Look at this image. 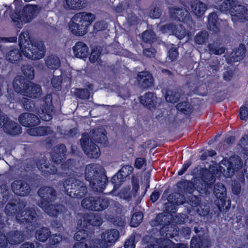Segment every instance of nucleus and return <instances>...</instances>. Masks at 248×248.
Returning a JSON list of instances; mask_svg holds the SVG:
<instances>
[{"mask_svg": "<svg viewBox=\"0 0 248 248\" xmlns=\"http://www.w3.org/2000/svg\"><path fill=\"white\" fill-rule=\"evenodd\" d=\"M21 52L28 59L32 60L40 59L45 56V46L39 41L30 39L29 33L27 31H23L18 38Z\"/></svg>", "mask_w": 248, "mask_h": 248, "instance_id": "nucleus-1", "label": "nucleus"}, {"mask_svg": "<svg viewBox=\"0 0 248 248\" xmlns=\"http://www.w3.org/2000/svg\"><path fill=\"white\" fill-rule=\"evenodd\" d=\"M26 203L21 202L16 204L8 203L5 207V213L8 216H15L17 222L20 224L32 223L36 219V213L32 208L26 207Z\"/></svg>", "mask_w": 248, "mask_h": 248, "instance_id": "nucleus-2", "label": "nucleus"}, {"mask_svg": "<svg viewBox=\"0 0 248 248\" xmlns=\"http://www.w3.org/2000/svg\"><path fill=\"white\" fill-rule=\"evenodd\" d=\"M85 178L89 182L90 186L94 191L103 192L107 178L100 166L95 164L87 165L85 169Z\"/></svg>", "mask_w": 248, "mask_h": 248, "instance_id": "nucleus-3", "label": "nucleus"}, {"mask_svg": "<svg viewBox=\"0 0 248 248\" xmlns=\"http://www.w3.org/2000/svg\"><path fill=\"white\" fill-rule=\"evenodd\" d=\"M95 19L94 14L85 12L75 14L69 23V29L73 34L83 36L87 32L88 27Z\"/></svg>", "mask_w": 248, "mask_h": 248, "instance_id": "nucleus-4", "label": "nucleus"}, {"mask_svg": "<svg viewBox=\"0 0 248 248\" xmlns=\"http://www.w3.org/2000/svg\"><path fill=\"white\" fill-rule=\"evenodd\" d=\"M243 166L241 159L234 155L229 159H223L219 163L217 170L225 177H230L235 173L243 176Z\"/></svg>", "mask_w": 248, "mask_h": 248, "instance_id": "nucleus-5", "label": "nucleus"}, {"mask_svg": "<svg viewBox=\"0 0 248 248\" xmlns=\"http://www.w3.org/2000/svg\"><path fill=\"white\" fill-rule=\"evenodd\" d=\"M65 193L72 198L81 199L87 193V187L75 177H70L63 183Z\"/></svg>", "mask_w": 248, "mask_h": 248, "instance_id": "nucleus-6", "label": "nucleus"}, {"mask_svg": "<svg viewBox=\"0 0 248 248\" xmlns=\"http://www.w3.org/2000/svg\"><path fill=\"white\" fill-rule=\"evenodd\" d=\"M172 215H166L163 213L159 214L155 218V221L157 225H162L161 228L160 233L161 235L168 238H171L178 234L177 227L171 224Z\"/></svg>", "mask_w": 248, "mask_h": 248, "instance_id": "nucleus-7", "label": "nucleus"}, {"mask_svg": "<svg viewBox=\"0 0 248 248\" xmlns=\"http://www.w3.org/2000/svg\"><path fill=\"white\" fill-rule=\"evenodd\" d=\"M119 236V232L115 229L108 230L101 234V239H93L91 248H108L115 243Z\"/></svg>", "mask_w": 248, "mask_h": 248, "instance_id": "nucleus-8", "label": "nucleus"}, {"mask_svg": "<svg viewBox=\"0 0 248 248\" xmlns=\"http://www.w3.org/2000/svg\"><path fill=\"white\" fill-rule=\"evenodd\" d=\"M214 194L217 198L216 204L220 212H227L231 206V201L226 204V189L221 183H217L214 186Z\"/></svg>", "mask_w": 248, "mask_h": 248, "instance_id": "nucleus-9", "label": "nucleus"}, {"mask_svg": "<svg viewBox=\"0 0 248 248\" xmlns=\"http://www.w3.org/2000/svg\"><path fill=\"white\" fill-rule=\"evenodd\" d=\"M80 144L83 150L89 157L96 158L99 156V148L92 142L88 134L84 133L82 135L80 139Z\"/></svg>", "mask_w": 248, "mask_h": 248, "instance_id": "nucleus-10", "label": "nucleus"}, {"mask_svg": "<svg viewBox=\"0 0 248 248\" xmlns=\"http://www.w3.org/2000/svg\"><path fill=\"white\" fill-rule=\"evenodd\" d=\"M170 16L174 19L188 23L192 21L189 12L185 8L169 7L168 8Z\"/></svg>", "mask_w": 248, "mask_h": 248, "instance_id": "nucleus-11", "label": "nucleus"}, {"mask_svg": "<svg viewBox=\"0 0 248 248\" xmlns=\"http://www.w3.org/2000/svg\"><path fill=\"white\" fill-rule=\"evenodd\" d=\"M42 105V108H41L38 110L40 117L44 121H49L52 119L53 111L52 96L50 94H47L45 97Z\"/></svg>", "mask_w": 248, "mask_h": 248, "instance_id": "nucleus-12", "label": "nucleus"}, {"mask_svg": "<svg viewBox=\"0 0 248 248\" xmlns=\"http://www.w3.org/2000/svg\"><path fill=\"white\" fill-rule=\"evenodd\" d=\"M38 205L50 216L57 217L66 211L65 207L61 204H50L44 202H39Z\"/></svg>", "mask_w": 248, "mask_h": 248, "instance_id": "nucleus-13", "label": "nucleus"}, {"mask_svg": "<svg viewBox=\"0 0 248 248\" xmlns=\"http://www.w3.org/2000/svg\"><path fill=\"white\" fill-rule=\"evenodd\" d=\"M101 217L93 213L86 214L80 220H78V225L81 228H87L88 224L93 226H99L102 224Z\"/></svg>", "mask_w": 248, "mask_h": 248, "instance_id": "nucleus-14", "label": "nucleus"}, {"mask_svg": "<svg viewBox=\"0 0 248 248\" xmlns=\"http://www.w3.org/2000/svg\"><path fill=\"white\" fill-rule=\"evenodd\" d=\"M41 7L36 5L28 4L23 8L22 12V22L27 23L31 22L39 14Z\"/></svg>", "mask_w": 248, "mask_h": 248, "instance_id": "nucleus-15", "label": "nucleus"}, {"mask_svg": "<svg viewBox=\"0 0 248 248\" xmlns=\"http://www.w3.org/2000/svg\"><path fill=\"white\" fill-rule=\"evenodd\" d=\"M168 201L169 203L166 204V207L168 209L166 210L170 214H172L176 212L175 205L183 204L186 201V198L183 195L175 193L170 194L168 197Z\"/></svg>", "mask_w": 248, "mask_h": 248, "instance_id": "nucleus-16", "label": "nucleus"}, {"mask_svg": "<svg viewBox=\"0 0 248 248\" xmlns=\"http://www.w3.org/2000/svg\"><path fill=\"white\" fill-rule=\"evenodd\" d=\"M2 119L0 127L3 128L5 133L12 135H16L21 133V127L16 123L9 120L7 117H4Z\"/></svg>", "mask_w": 248, "mask_h": 248, "instance_id": "nucleus-17", "label": "nucleus"}, {"mask_svg": "<svg viewBox=\"0 0 248 248\" xmlns=\"http://www.w3.org/2000/svg\"><path fill=\"white\" fill-rule=\"evenodd\" d=\"M0 238V246L5 247L7 245V241L11 244H16L21 243L23 241L22 234L18 231H12L9 233L7 237L5 236H1Z\"/></svg>", "mask_w": 248, "mask_h": 248, "instance_id": "nucleus-18", "label": "nucleus"}, {"mask_svg": "<svg viewBox=\"0 0 248 248\" xmlns=\"http://www.w3.org/2000/svg\"><path fill=\"white\" fill-rule=\"evenodd\" d=\"M12 191L16 195L26 196L31 192L30 186L24 181L15 180L11 184Z\"/></svg>", "mask_w": 248, "mask_h": 248, "instance_id": "nucleus-19", "label": "nucleus"}, {"mask_svg": "<svg viewBox=\"0 0 248 248\" xmlns=\"http://www.w3.org/2000/svg\"><path fill=\"white\" fill-rule=\"evenodd\" d=\"M39 197L42 199L40 202L49 203L53 202L56 198V191L51 186H43L39 188L38 191Z\"/></svg>", "mask_w": 248, "mask_h": 248, "instance_id": "nucleus-20", "label": "nucleus"}, {"mask_svg": "<svg viewBox=\"0 0 248 248\" xmlns=\"http://www.w3.org/2000/svg\"><path fill=\"white\" fill-rule=\"evenodd\" d=\"M18 121L21 124L25 127L35 126L40 123V119L36 115L28 112L19 115Z\"/></svg>", "mask_w": 248, "mask_h": 248, "instance_id": "nucleus-21", "label": "nucleus"}, {"mask_svg": "<svg viewBox=\"0 0 248 248\" xmlns=\"http://www.w3.org/2000/svg\"><path fill=\"white\" fill-rule=\"evenodd\" d=\"M232 20L233 22L248 21V9L244 6L238 4L234 14L232 16Z\"/></svg>", "mask_w": 248, "mask_h": 248, "instance_id": "nucleus-22", "label": "nucleus"}, {"mask_svg": "<svg viewBox=\"0 0 248 248\" xmlns=\"http://www.w3.org/2000/svg\"><path fill=\"white\" fill-rule=\"evenodd\" d=\"M192 13L197 18L202 17L207 9V5L199 0H194L190 3Z\"/></svg>", "mask_w": 248, "mask_h": 248, "instance_id": "nucleus-23", "label": "nucleus"}, {"mask_svg": "<svg viewBox=\"0 0 248 248\" xmlns=\"http://www.w3.org/2000/svg\"><path fill=\"white\" fill-rule=\"evenodd\" d=\"M25 90L24 95L30 97H37L42 93V88L39 85L29 81L26 83Z\"/></svg>", "mask_w": 248, "mask_h": 248, "instance_id": "nucleus-24", "label": "nucleus"}, {"mask_svg": "<svg viewBox=\"0 0 248 248\" xmlns=\"http://www.w3.org/2000/svg\"><path fill=\"white\" fill-rule=\"evenodd\" d=\"M137 80L139 85L142 88H148L153 85L154 79L149 72L143 71L138 74Z\"/></svg>", "mask_w": 248, "mask_h": 248, "instance_id": "nucleus-25", "label": "nucleus"}, {"mask_svg": "<svg viewBox=\"0 0 248 248\" xmlns=\"http://www.w3.org/2000/svg\"><path fill=\"white\" fill-rule=\"evenodd\" d=\"M133 170V168L129 165L124 166L120 170V174H117L112 177L111 181L114 185V187H118L122 182V177H126L130 175Z\"/></svg>", "mask_w": 248, "mask_h": 248, "instance_id": "nucleus-26", "label": "nucleus"}, {"mask_svg": "<svg viewBox=\"0 0 248 248\" xmlns=\"http://www.w3.org/2000/svg\"><path fill=\"white\" fill-rule=\"evenodd\" d=\"M140 102L149 108H154L157 104L156 94L152 92H148L140 98Z\"/></svg>", "mask_w": 248, "mask_h": 248, "instance_id": "nucleus-27", "label": "nucleus"}, {"mask_svg": "<svg viewBox=\"0 0 248 248\" xmlns=\"http://www.w3.org/2000/svg\"><path fill=\"white\" fill-rule=\"evenodd\" d=\"M209 245V240L205 235H197L192 238L190 248H208Z\"/></svg>", "mask_w": 248, "mask_h": 248, "instance_id": "nucleus-28", "label": "nucleus"}, {"mask_svg": "<svg viewBox=\"0 0 248 248\" xmlns=\"http://www.w3.org/2000/svg\"><path fill=\"white\" fill-rule=\"evenodd\" d=\"M221 21V20L217 18V16L216 13H211L208 16V29L215 33L219 32L220 26V24Z\"/></svg>", "mask_w": 248, "mask_h": 248, "instance_id": "nucleus-29", "label": "nucleus"}, {"mask_svg": "<svg viewBox=\"0 0 248 248\" xmlns=\"http://www.w3.org/2000/svg\"><path fill=\"white\" fill-rule=\"evenodd\" d=\"M74 55L77 58H83L88 55L89 48L83 42H78L73 47Z\"/></svg>", "mask_w": 248, "mask_h": 248, "instance_id": "nucleus-30", "label": "nucleus"}, {"mask_svg": "<svg viewBox=\"0 0 248 248\" xmlns=\"http://www.w3.org/2000/svg\"><path fill=\"white\" fill-rule=\"evenodd\" d=\"M37 166L38 169L41 171L44 175H48L49 174H54L57 170L54 166H49L46 162V159L44 158L40 159L37 163Z\"/></svg>", "mask_w": 248, "mask_h": 248, "instance_id": "nucleus-31", "label": "nucleus"}, {"mask_svg": "<svg viewBox=\"0 0 248 248\" xmlns=\"http://www.w3.org/2000/svg\"><path fill=\"white\" fill-rule=\"evenodd\" d=\"M87 5L84 0H63V6L67 10H80L86 7Z\"/></svg>", "mask_w": 248, "mask_h": 248, "instance_id": "nucleus-32", "label": "nucleus"}, {"mask_svg": "<svg viewBox=\"0 0 248 248\" xmlns=\"http://www.w3.org/2000/svg\"><path fill=\"white\" fill-rule=\"evenodd\" d=\"M66 152V147L65 145L61 144L55 147L51 153L52 160L56 163H60L62 160L64 158L65 153Z\"/></svg>", "mask_w": 248, "mask_h": 248, "instance_id": "nucleus-33", "label": "nucleus"}, {"mask_svg": "<svg viewBox=\"0 0 248 248\" xmlns=\"http://www.w3.org/2000/svg\"><path fill=\"white\" fill-rule=\"evenodd\" d=\"M238 4V3L236 0H227L223 1L219 7V10L222 12L227 13L228 12L232 16Z\"/></svg>", "mask_w": 248, "mask_h": 248, "instance_id": "nucleus-34", "label": "nucleus"}, {"mask_svg": "<svg viewBox=\"0 0 248 248\" xmlns=\"http://www.w3.org/2000/svg\"><path fill=\"white\" fill-rule=\"evenodd\" d=\"M202 181L203 183L201 185V186L197 184L196 185L199 190L205 191L208 188V185H211L215 181V177L209 171H205L202 175Z\"/></svg>", "mask_w": 248, "mask_h": 248, "instance_id": "nucleus-35", "label": "nucleus"}, {"mask_svg": "<svg viewBox=\"0 0 248 248\" xmlns=\"http://www.w3.org/2000/svg\"><path fill=\"white\" fill-rule=\"evenodd\" d=\"M245 46L243 44L239 45L238 47L235 48L230 55V59L232 62H238L242 60L245 55Z\"/></svg>", "mask_w": 248, "mask_h": 248, "instance_id": "nucleus-36", "label": "nucleus"}, {"mask_svg": "<svg viewBox=\"0 0 248 248\" xmlns=\"http://www.w3.org/2000/svg\"><path fill=\"white\" fill-rule=\"evenodd\" d=\"M28 81H26L25 78L21 76H17L14 79L13 86L14 90L23 95L25 91L26 84Z\"/></svg>", "mask_w": 248, "mask_h": 248, "instance_id": "nucleus-37", "label": "nucleus"}, {"mask_svg": "<svg viewBox=\"0 0 248 248\" xmlns=\"http://www.w3.org/2000/svg\"><path fill=\"white\" fill-rule=\"evenodd\" d=\"M92 139L96 142L105 143L107 140L106 131L102 128L93 130L92 132Z\"/></svg>", "mask_w": 248, "mask_h": 248, "instance_id": "nucleus-38", "label": "nucleus"}, {"mask_svg": "<svg viewBox=\"0 0 248 248\" xmlns=\"http://www.w3.org/2000/svg\"><path fill=\"white\" fill-rule=\"evenodd\" d=\"M109 203V200L107 198L97 197L95 211H100L106 209L108 206Z\"/></svg>", "mask_w": 248, "mask_h": 248, "instance_id": "nucleus-39", "label": "nucleus"}, {"mask_svg": "<svg viewBox=\"0 0 248 248\" xmlns=\"http://www.w3.org/2000/svg\"><path fill=\"white\" fill-rule=\"evenodd\" d=\"M49 130L47 127H38L29 128L27 130V133L32 136H42L47 134Z\"/></svg>", "mask_w": 248, "mask_h": 248, "instance_id": "nucleus-40", "label": "nucleus"}, {"mask_svg": "<svg viewBox=\"0 0 248 248\" xmlns=\"http://www.w3.org/2000/svg\"><path fill=\"white\" fill-rule=\"evenodd\" d=\"M97 197H86L81 201V206L85 209L95 211Z\"/></svg>", "mask_w": 248, "mask_h": 248, "instance_id": "nucleus-41", "label": "nucleus"}, {"mask_svg": "<svg viewBox=\"0 0 248 248\" xmlns=\"http://www.w3.org/2000/svg\"><path fill=\"white\" fill-rule=\"evenodd\" d=\"M78 229H80L79 231L77 232L74 235V239L76 241H86L90 239L91 238V234L88 233V232L84 229L85 228H80L78 225Z\"/></svg>", "mask_w": 248, "mask_h": 248, "instance_id": "nucleus-42", "label": "nucleus"}, {"mask_svg": "<svg viewBox=\"0 0 248 248\" xmlns=\"http://www.w3.org/2000/svg\"><path fill=\"white\" fill-rule=\"evenodd\" d=\"M155 248H174L175 245L169 238L158 239L156 241V244L152 245Z\"/></svg>", "mask_w": 248, "mask_h": 248, "instance_id": "nucleus-43", "label": "nucleus"}, {"mask_svg": "<svg viewBox=\"0 0 248 248\" xmlns=\"http://www.w3.org/2000/svg\"><path fill=\"white\" fill-rule=\"evenodd\" d=\"M46 65L49 69H56L60 65V61L56 56H51L45 60Z\"/></svg>", "mask_w": 248, "mask_h": 248, "instance_id": "nucleus-44", "label": "nucleus"}, {"mask_svg": "<svg viewBox=\"0 0 248 248\" xmlns=\"http://www.w3.org/2000/svg\"><path fill=\"white\" fill-rule=\"evenodd\" d=\"M51 234L49 229L46 228H42L36 231L35 234L36 238L41 242H45Z\"/></svg>", "mask_w": 248, "mask_h": 248, "instance_id": "nucleus-45", "label": "nucleus"}, {"mask_svg": "<svg viewBox=\"0 0 248 248\" xmlns=\"http://www.w3.org/2000/svg\"><path fill=\"white\" fill-rule=\"evenodd\" d=\"M6 59L11 63H15L18 61L21 57V54L17 48H15L10 50L6 54Z\"/></svg>", "mask_w": 248, "mask_h": 248, "instance_id": "nucleus-46", "label": "nucleus"}, {"mask_svg": "<svg viewBox=\"0 0 248 248\" xmlns=\"http://www.w3.org/2000/svg\"><path fill=\"white\" fill-rule=\"evenodd\" d=\"M208 48L211 53L218 55L224 53L226 50L224 47L220 46L217 43L208 44Z\"/></svg>", "mask_w": 248, "mask_h": 248, "instance_id": "nucleus-47", "label": "nucleus"}, {"mask_svg": "<svg viewBox=\"0 0 248 248\" xmlns=\"http://www.w3.org/2000/svg\"><path fill=\"white\" fill-rule=\"evenodd\" d=\"M209 34L206 31H202L198 33L194 37L195 42L198 45L205 43L208 39Z\"/></svg>", "mask_w": 248, "mask_h": 248, "instance_id": "nucleus-48", "label": "nucleus"}, {"mask_svg": "<svg viewBox=\"0 0 248 248\" xmlns=\"http://www.w3.org/2000/svg\"><path fill=\"white\" fill-rule=\"evenodd\" d=\"M102 48L100 46H96L94 48L89 58L90 61L92 63H99L100 57L102 52Z\"/></svg>", "mask_w": 248, "mask_h": 248, "instance_id": "nucleus-49", "label": "nucleus"}, {"mask_svg": "<svg viewBox=\"0 0 248 248\" xmlns=\"http://www.w3.org/2000/svg\"><path fill=\"white\" fill-rule=\"evenodd\" d=\"M172 34L178 39L183 38L186 34V31L181 24H178L173 26Z\"/></svg>", "mask_w": 248, "mask_h": 248, "instance_id": "nucleus-50", "label": "nucleus"}, {"mask_svg": "<svg viewBox=\"0 0 248 248\" xmlns=\"http://www.w3.org/2000/svg\"><path fill=\"white\" fill-rule=\"evenodd\" d=\"M142 40L148 43H151L156 40V35L151 30H147L142 34Z\"/></svg>", "mask_w": 248, "mask_h": 248, "instance_id": "nucleus-51", "label": "nucleus"}, {"mask_svg": "<svg viewBox=\"0 0 248 248\" xmlns=\"http://www.w3.org/2000/svg\"><path fill=\"white\" fill-rule=\"evenodd\" d=\"M21 70L23 74L29 79H32L34 78V69L31 65H24L22 67Z\"/></svg>", "mask_w": 248, "mask_h": 248, "instance_id": "nucleus-52", "label": "nucleus"}, {"mask_svg": "<svg viewBox=\"0 0 248 248\" xmlns=\"http://www.w3.org/2000/svg\"><path fill=\"white\" fill-rule=\"evenodd\" d=\"M143 214L140 212L135 213L133 215L131 219V226L133 227H137L142 221Z\"/></svg>", "mask_w": 248, "mask_h": 248, "instance_id": "nucleus-53", "label": "nucleus"}, {"mask_svg": "<svg viewBox=\"0 0 248 248\" xmlns=\"http://www.w3.org/2000/svg\"><path fill=\"white\" fill-rule=\"evenodd\" d=\"M180 95L175 91H168L166 95V100L172 103L177 102L179 100Z\"/></svg>", "mask_w": 248, "mask_h": 248, "instance_id": "nucleus-54", "label": "nucleus"}, {"mask_svg": "<svg viewBox=\"0 0 248 248\" xmlns=\"http://www.w3.org/2000/svg\"><path fill=\"white\" fill-rule=\"evenodd\" d=\"M74 94L81 99H88L90 95L89 90L87 89H76Z\"/></svg>", "mask_w": 248, "mask_h": 248, "instance_id": "nucleus-55", "label": "nucleus"}, {"mask_svg": "<svg viewBox=\"0 0 248 248\" xmlns=\"http://www.w3.org/2000/svg\"><path fill=\"white\" fill-rule=\"evenodd\" d=\"M178 186L180 188L182 186L184 187V191L185 192L191 193L194 190V186L190 181H186L184 182H180L178 183Z\"/></svg>", "mask_w": 248, "mask_h": 248, "instance_id": "nucleus-56", "label": "nucleus"}, {"mask_svg": "<svg viewBox=\"0 0 248 248\" xmlns=\"http://www.w3.org/2000/svg\"><path fill=\"white\" fill-rule=\"evenodd\" d=\"M10 17L13 22H14L16 25H20L21 23H23L22 22V12L17 13L14 12L11 14Z\"/></svg>", "mask_w": 248, "mask_h": 248, "instance_id": "nucleus-57", "label": "nucleus"}, {"mask_svg": "<svg viewBox=\"0 0 248 248\" xmlns=\"http://www.w3.org/2000/svg\"><path fill=\"white\" fill-rule=\"evenodd\" d=\"M22 103L24 108L27 110L31 111L35 108V104L33 101L23 97L22 99Z\"/></svg>", "mask_w": 248, "mask_h": 248, "instance_id": "nucleus-58", "label": "nucleus"}, {"mask_svg": "<svg viewBox=\"0 0 248 248\" xmlns=\"http://www.w3.org/2000/svg\"><path fill=\"white\" fill-rule=\"evenodd\" d=\"M162 14V11L160 8L155 6L152 8L149 13V16L153 19L158 18Z\"/></svg>", "mask_w": 248, "mask_h": 248, "instance_id": "nucleus-59", "label": "nucleus"}, {"mask_svg": "<svg viewBox=\"0 0 248 248\" xmlns=\"http://www.w3.org/2000/svg\"><path fill=\"white\" fill-rule=\"evenodd\" d=\"M238 146L242 150L248 151V135H245L242 137L239 141Z\"/></svg>", "mask_w": 248, "mask_h": 248, "instance_id": "nucleus-60", "label": "nucleus"}, {"mask_svg": "<svg viewBox=\"0 0 248 248\" xmlns=\"http://www.w3.org/2000/svg\"><path fill=\"white\" fill-rule=\"evenodd\" d=\"M2 197L3 201H6L9 196L8 186L6 184H3L0 186V197Z\"/></svg>", "mask_w": 248, "mask_h": 248, "instance_id": "nucleus-61", "label": "nucleus"}, {"mask_svg": "<svg viewBox=\"0 0 248 248\" xmlns=\"http://www.w3.org/2000/svg\"><path fill=\"white\" fill-rule=\"evenodd\" d=\"M62 79L60 76H54L51 79V84L53 87L58 90L61 89Z\"/></svg>", "mask_w": 248, "mask_h": 248, "instance_id": "nucleus-62", "label": "nucleus"}, {"mask_svg": "<svg viewBox=\"0 0 248 248\" xmlns=\"http://www.w3.org/2000/svg\"><path fill=\"white\" fill-rule=\"evenodd\" d=\"M239 116L242 120L246 121L248 119V107L244 106L240 108Z\"/></svg>", "mask_w": 248, "mask_h": 248, "instance_id": "nucleus-63", "label": "nucleus"}, {"mask_svg": "<svg viewBox=\"0 0 248 248\" xmlns=\"http://www.w3.org/2000/svg\"><path fill=\"white\" fill-rule=\"evenodd\" d=\"M135 237L134 234H132L126 240L124 244L125 248H135Z\"/></svg>", "mask_w": 248, "mask_h": 248, "instance_id": "nucleus-64", "label": "nucleus"}]
</instances>
